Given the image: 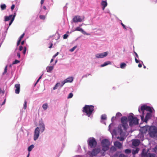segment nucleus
Masks as SVG:
<instances>
[{
	"mask_svg": "<svg viewBox=\"0 0 157 157\" xmlns=\"http://www.w3.org/2000/svg\"><path fill=\"white\" fill-rule=\"evenodd\" d=\"M125 153L127 154H129L131 152V150L130 149H127L125 150Z\"/></svg>",
	"mask_w": 157,
	"mask_h": 157,
	"instance_id": "32",
	"label": "nucleus"
},
{
	"mask_svg": "<svg viewBox=\"0 0 157 157\" xmlns=\"http://www.w3.org/2000/svg\"><path fill=\"white\" fill-rule=\"evenodd\" d=\"M54 67L53 66H48L46 67L47 71L48 72H51L53 69Z\"/></svg>",
	"mask_w": 157,
	"mask_h": 157,
	"instance_id": "22",
	"label": "nucleus"
},
{
	"mask_svg": "<svg viewBox=\"0 0 157 157\" xmlns=\"http://www.w3.org/2000/svg\"><path fill=\"white\" fill-rule=\"evenodd\" d=\"M48 107V105L47 103L44 104L42 105L43 108L44 110H46Z\"/></svg>",
	"mask_w": 157,
	"mask_h": 157,
	"instance_id": "30",
	"label": "nucleus"
},
{
	"mask_svg": "<svg viewBox=\"0 0 157 157\" xmlns=\"http://www.w3.org/2000/svg\"><path fill=\"white\" fill-rule=\"evenodd\" d=\"M152 112L147 113L146 114L145 118L144 117V119L141 120L144 122H147L148 120L150 119L152 117Z\"/></svg>",
	"mask_w": 157,
	"mask_h": 157,
	"instance_id": "12",
	"label": "nucleus"
},
{
	"mask_svg": "<svg viewBox=\"0 0 157 157\" xmlns=\"http://www.w3.org/2000/svg\"><path fill=\"white\" fill-rule=\"evenodd\" d=\"M89 75H91L90 74H87L86 75H84L82 77V79L84 78H86Z\"/></svg>",
	"mask_w": 157,
	"mask_h": 157,
	"instance_id": "43",
	"label": "nucleus"
},
{
	"mask_svg": "<svg viewBox=\"0 0 157 157\" xmlns=\"http://www.w3.org/2000/svg\"><path fill=\"white\" fill-rule=\"evenodd\" d=\"M149 126H145L141 127L140 131L143 133L145 134L147 131L148 132Z\"/></svg>",
	"mask_w": 157,
	"mask_h": 157,
	"instance_id": "14",
	"label": "nucleus"
},
{
	"mask_svg": "<svg viewBox=\"0 0 157 157\" xmlns=\"http://www.w3.org/2000/svg\"><path fill=\"white\" fill-rule=\"evenodd\" d=\"M7 71V66H6L4 69V72L3 73V74L4 75L5 73H6Z\"/></svg>",
	"mask_w": 157,
	"mask_h": 157,
	"instance_id": "45",
	"label": "nucleus"
},
{
	"mask_svg": "<svg viewBox=\"0 0 157 157\" xmlns=\"http://www.w3.org/2000/svg\"><path fill=\"white\" fill-rule=\"evenodd\" d=\"M24 49L23 47L21 45L19 47V50L20 51H21Z\"/></svg>",
	"mask_w": 157,
	"mask_h": 157,
	"instance_id": "51",
	"label": "nucleus"
},
{
	"mask_svg": "<svg viewBox=\"0 0 157 157\" xmlns=\"http://www.w3.org/2000/svg\"><path fill=\"white\" fill-rule=\"evenodd\" d=\"M116 118V117H112L111 119V121L112 122V123H111L109 126V131H110V128H111V127L112 126H113V121L115 120V119Z\"/></svg>",
	"mask_w": 157,
	"mask_h": 157,
	"instance_id": "19",
	"label": "nucleus"
},
{
	"mask_svg": "<svg viewBox=\"0 0 157 157\" xmlns=\"http://www.w3.org/2000/svg\"><path fill=\"white\" fill-rule=\"evenodd\" d=\"M114 145L118 149H121L122 147V144L118 141H116L114 143Z\"/></svg>",
	"mask_w": 157,
	"mask_h": 157,
	"instance_id": "18",
	"label": "nucleus"
},
{
	"mask_svg": "<svg viewBox=\"0 0 157 157\" xmlns=\"http://www.w3.org/2000/svg\"><path fill=\"white\" fill-rule=\"evenodd\" d=\"M25 35V33H23L19 37L18 39L21 40L23 38Z\"/></svg>",
	"mask_w": 157,
	"mask_h": 157,
	"instance_id": "40",
	"label": "nucleus"
},
{
	"mask_svg": "<svg viewBox=\"0 0 157 157\" xmlns=\"http://www.w3.org/2000/svg\"><path fill=\"white\" fill-rule=\"evenodd\" d=\"M113 133L116 134V131L115 129H113Z\"/></svg>",
	"mask_w": 157,
	"mask_h": 157,
	"instance_id": "59",
	"label": "nucleus"
},
{
	"mask_svg": "<svg viewBox=\"0 0 157 157\" xmlns=\"http://www.w3.org/2000/svg\"><path fill=\"white\" fill-rule=\"evenodd\" d=\"M40 132L39 128L37 127L35 130L33 135V140L34 141H36L39 138Z\"/></svg>",
	"mask_w": 157,
	"mask_h": 157,
	"instance_id": "9",
	"label": "nucleus"
},
{
	"mask_svg": "<svg viewBox=\"0 0 157 157\" xmlns=\"http://www.w3.org/2000/svg\"><path fill=\"white\" fill-rule=\"evenodd\" d=\"M139 151V148H136L135 149H133L132 150V153L133 155H135L137 154Z\"/></svg>",
	"mask_w": 157,
	"mask_h": 157,
	"instance_id": "23",
	"label": "nucleus"
},
{
	"mask_svg": "<svg viewBox=\"0 0 157 157\" xmlns=\"http://www.w3.org/2000/svg\"><path fill=\"white\" fill-rule=\"evenodd\" d=\"M52 45H53L52 43H51V45H50V46L49 47V48H52Z\"/></svg>",
	"mask_w": 157,
	"mask_h": 157,
	"instance_id": "62",
	"label": "nucleus"
},
{
	"mask_svg": "<svg viewBox=\"0 0 157 157\" xmlns=\"http://www.w3.org/2000/svg\"><path fill=\"white\" fill-rule=\"evenodd\" d=\"M57 36H58V37L56 39V40H58V39H59L60 37V35H59V34H57Z\"/></svg>",
	"mask_w": 157,
	"mask_h": 157,
	"instance_id": "64",
	"label": "nucleus"
},
{
	"mask_svg": "<svg viewBox=\"0 0 157 157\" xmlns=\"http://www.w3.org/2000/svg\"><path fill=\"white\" fill-rule=\"evenodd\" d=\"M135 62L136 63H138L139 62H141L143 64V62L141 61V60H139L138 59H137L136 57H135Z\"/></svg>",
	"mask_w": 157,
	"mask_h": 157,
	"instance_id": "36",
	"label": "nucleus"
},
{
	"mask_svg": "<svg viewBox=\"0 0 157 157\" xmlns=\"http://www.w3.org/2000/svg\"><path fill=\"white\" fill-rule=\"evenodd\" d=\"M138 66L139 67H142V64L141 63H139Z\"/></svg>",
	"mask_w": 157,
	"mask_h": 157,
	"instance_id": "60",
	"label": "nucleus"
},
{
	"mask_svg": "<svg viewBox=\"0 0 157 157\" xmlns=\"http://www.w3.org/2000/svg\"><path fill=\"white\" fill-rule=\"evenodd\" d=\"M39 126L40 131L41 133H43L45 129V125L42 121H39Z\"/></svg>",
	"mask_w": 157,
	"mask_h": 157,
	"instance_id": "11",
	"label": "nucleus"
},
{
	"mask_svg": "<svg viewBox=\"0 0 157 157\" xmlns=\"http://www.w3.org/2000/svg\"><path fill=\"white\" fill-rule=\"evenodd\" d=\"M20 62V61L18 60L15 59L14 61L13 62V64H17Z\"/></svg>",
	"mask_w": 157,
	"mask_h": 157,
	"instance_id": "38",
	"label": "nucleus"
},
{
	"mask_svg": "<svg viewBox=\"0 0 157 157\" xmlns=\"http://www.w3.org/2000/svg\"><path fill=\"white\" fill-rule=\"evenodd\" d=\"M34 147V145L33 144H32L29 146L28 148V151L29 152V153L30 152L33 148Z\"/></svg>",
	"mask_w": 157,
	"mask_h": 157,
	"instance_id": "25",
	"label": "nucleus"
},
{
	"mask_svg": "<svg viewBox=\"0 0 157 157\" xmlns=\"http://www.w3.org/2000/svg\"><path fill=\"white\" fill-rule=\"evenodd\" d=\"M82 111L86 113V116L92 119L93 117V113L94 112V107L93 105H86L83 108Z\"/></svg>",
	"mask_w": 157,
	"mask_h": 157,
	"instance_id": "2",
	"label": "nucleus"
},
{
	"mask_svg": "<svg viewBox=\"0 0 157 157\" xmlns=\"http://www.w3.org/2000/svg\"><path fill=\"white\" fill-rule=\"evenodd\" d=\"M73 96V94L72 93H71L69 94L67 97V98L68 99H70L72 98Z\"/></svg>",
	"mask_w": 157,
	"mask_h": 157,
	"instance_id": "37",
	"label": "nucleus"
},
{
	"mask_svg": "<svg viewBox=\"0 0 157 157\" xmlns=\"http://www.w3.org/2000/svg\"><path fill=\"white\" fill-rule=\"evenodd\" d=\"M60 85V83L58 82L56 83V84L54 86L53 88V90H55L57 89V88L59 86V85Z\"/></svg>",
	"mask_w": 157,
	"mask_h": 157,
	"instance_id": "29",
	"label": "nucleus"
},
{
	"mask_svg": "<svg viewBox=\"0 0 157 157\" xmlns=\"http://www.w3.org/2000/svg\"><path fill=\"white\" fill-rule=\"evenodd\" d=\"M148 133L150 137H155L157 136V127L154 125L149 126Z\"/></svg>",
	"mask_w": 157,
	"mask_h": 157,
	"instance_id": "5",
	"label": "nucleus"
},
{
	"mask_svg": "<svg viewBox=\"0 0 157 157\" xmlns=\"http://www.w3.org/2000/svg\"><path fill=\"white\" fill-rule=\"evenodd\" d=\"M100 151V150L99 148H95L93 149L91 152V155H92L95 156L98 154L99 153Z\"/></svg>",
	"mask_w": 157,
	"mask_h": 157,
	"instance_id": "15",
	"label": "nucleus"
},
{
	"mask_svg": "<svg viewBox=\"0 0 157 157\" xmlns=\"http://www.w3.org/2000/svg\"><path fill=\"white\" fill-rule=\"evenodd\" d=\"M16 15V13H14L13 15L11 14L9 15V16H6L4 17V21H8L10 20V21L9 22V25H8V24L5 25V29H6V32H7V31L9 27V26L12 24V23L13 22L15 17Z\"/></svg>",
	"mask_w": 157,
	"mask_h": 157,
	"instance_id": "4",
	"label": "nucleus"
},
{
	"mask_svg": "<svg viewBox=\"0 0 157 157\" xmlns=\"http://www.w3.org/2000/svg\"><path fill=\"white\" fill-rule=\"evenodd\" d=\"M122 116L120 112L117 113L116 114V117H118Z\"/></svg>",
	"mask_w": 157,
	"mask_h": 157,
	"instance_id": "42",
	"label": "nucleus"
},
{
	"mask_svg": "<svg viewBox=\"0 0 157 157\" xmlns=\"http://www.w3.org/2000/svg\"><path fill=\"white\" fill-rule=\"evenodd\" d=\"M84 17L82 16V17L79 16L77 15L74 17L73 18V21L75 23L81 22L84 20Z\"/></svg>",
	"mask_w": 157,
	"mask_h": 157,
	"instance_id": "8",
	"label": "nucleus"
},
{
	"mask_svg": "<svg viewBox=\"0 0 157 157\" xmlns=\"http://www.w3.org/2000/svg\"><path fill=\"white\" fill-rule=\"evenodd\" d=\"M6 102V99H5L3 101L2 103L1 104V105L2 106L4 105Z\"/></svg>",
	"mask_w": 157,
	"mask_h": 157,
	"instance_id": "52",
	"label": "nucleus"
},
{
	"mask_svg": "<svg viewBox=\"0 0 157 157\" xmlns=\"http://www.w3.org/2000/svg\"><path fill=\"white\" fill-rule=\"evenodd\" d=\"M155 155L154 154L149 153L148 157H156Z\"/></svg>",
	"mask_w": 157,
	"mask_h": 157,
	"instance_id": "39",
	"label": "nucleus"
},
{
	"mask_svg": "<svg viewBox=\"0 0 157 157\" xmlns=\"http://www.w3.org/2000/svg\"><path fill=\"white\" fill-rule=\"evenodd\" d=\"M43 74L41 75L39 78L38 79L40 80V79H41V78H42V75H43Z\"/></svg>",
	"mask_w": 157,
	"mask_h": 157,
	"instance_id": "63",
	"label": "nucleus"
},
{
	"mask_svg": "<svg viewBox=\"0 0 157 157\" xmlns=\"http://www.w3.org/2000/svg\"><path fill=\"white\" fill-rule=\"evenodd\" d=\"M101 144L103 151H106L109 150V146L110 145V144L108 139H103L101 141Z\"/></svg>",
	"mask_w": 157,
	"mask_h": 157,
	"instance_id": "6",
	"label": "nucleus"
},
{
	"mask_svg": "<svg viewBox=\"0 0 157 157\" xmlns=\"http://www.w3.org/2000/svg\"><path fill=\"white\" fill-rule=\"evenodd\" d=\"M44 0H41L40 3L41 5L43 4L44 2Z\"/></svg>",
	"mask_w": 157,
	"mask_h": 157,
	"instance_id": "61",
	"label": "nucleus"
},
{
	"mask_svg": "<svg viewBox=\"0 0 157 157\" xmlns=\"http://www.w3.org/2000/svg\"><path fill=\"white\" fill-rule=\"evenodd\" d=\"M141 155L142 156H144L145 157H148L149 156V153H147L144 151H143L142 152Z\"/></svg>",
	"mask_w": 157,
	"mask_h": 157,
	"instance_id": "24",
	"label": "nucleus"
},
{
	"mask_svg": "<svg viewBox=\"0 0 157 157\" xmlns=\"http://www.w3.org/2000/svg\"><path fill=\"white\" fill-rule=\"evenodd\" d=\"M111 64L112 63L111 62L109 61H108L106 62H105L103 64H101L100 66V67H104L107 65Z\"/></svg>",
	"mask_w": 157,
	"mask_h": 157,
	"instance_id": "20",
	"label": "nucleus"
},
{
	"mask_svg": "<svg viewBox=\"0 0 157 157\" xmlns=\"http://www.w3.org/2000/svg\"><path fill=\"white\" fill-rule=\"evenodd\" d=\"M15 6L14 4H13L12 5V6L11 7V11H13V10L14 9V8H15Z\"/></svg>",
	"mask_w": 157,
	"mask_h": 157,
	"instance_id": "49",
	"label": "nucleus"
},
{
	"mask_svg": "<svg viewBox=\"0 0 157 157\" xmlns=\"http://www.w3.org/2000/svg\"><path fill=\"white\" fill-rule=\"evenodd\" d=\"M68 36V35L67 34H65L63 35V38L64 39H66L67 38Z\"/></svg>",
	"mask_w": 157,
	"mask_h": 157,
	"instance_id": "46",
	"label": "nucleus"
},
{
	"mask_svg": "<svg viewBox=\"0 0 157 157\" xmlns=\"http://www.w3.org/2000/svg\"><path fill=\"white\" fill-rule=\"evenodd\" d=\"M126 66V64L124 63H122L120 64V67L121 68L124 69Z\"/></svg>",
	"mask_w": 157,
	"mask_h": 157,
	"instance_id": "28",
	"label": "nucleus"
},
{
	"mask_svg": "<svg viewBox=\"0 0 157 157\" xmlns=\"http://www.w3.org/2000/svg\"><path fill=\"white\" fill-rule=\"evenodd\" d=\"M27 102L26 100L24 101V103L23 106V109H25L27 108Z\"/></svg>",
	"mask_w": 157,
	"mask_h": 157,
	"instance_id": "33",
	"label": "nucleus"
},
{
	"mask_svg": "<svg viewBox=\"0 0 157 157\" xmlns=\"http://www.w3.org/2000/svg\"><path fill=\"white\" fill-rule=\"evenodd\" d=\"M26 42V40H22L21 42V44L22 45H23L25 43V42Z\"/></svg>",
	"mask_w": 157,
	"mask_h": 157,
	"instance_id": "54",
	"label": "nucleus"
},
{
	"mask_svg": "<svg viewBox=\"0 0 157 157\" xmlns=\"http://www.w3.org/2000/svg\"><path fill=\"white\" fill-rule=\"evenodd\" d=\"M39 17L41 19L44 20L45 19V16L44 15H40L39 16Z\"/></svg>",
	"mask_w": 157,
	"mask_h": 157,
	"instance_id": "41",
	"label": "nucleus"
},
{
	"mask_svg": "<svg viewBox=\"0 0 157 157\" xmlns=\"http://www.w3.org/2000/svg\"><path fill=\"white\" fill-rule=\"evenodd\" d=\"M77 46H76V45L75 46L73 47L72 48L70 49L69 50V51L71 52H73L77 48Z\"/></svg>",
	"mask_w": 157,
	"mask_h": 157,
	"instance_id": "35",
	"label": "nucleus"
},
{
	"mask_svg": "<svg viewBox=\"0 0 157 157\" xmlns=\"http://www.w3.org/2000/svg\"><path fill=\"white\" fill-rule=\"evenodd\" d=\"M134 54H135V55H136V57L138 58L139 56H138V55L135 52V51H134Z\"/></svg>",
	"mask_w": 157,
	"mask_h": 157,
	"instance_id": "55",
	"label": "nucleus"
},
{
	"mask_svg": "<svg viewBox=\"0 0 157 157\" xmlns=\"http://www.w3.org/2000/svg\"><path fill=\"white\" fill-rule=\"evenodd\" d=\"M87 143L88 146L91 148L95 147L97 144L96 140L93 137L89 138L87 140Z\"/></svg>",
	"mask_w": 157,
	"mask_h": 157,
	"instance_id": "7",
	"label": "nucleus"
},
{
	"mask_svg": "<svg viewBox=\"0 0 157 157\" xmlns=\"http://www.w3.org/2000/svg\"><path fill=\"white\" fill-rule=\"evenodd\" d=\"M111 149H112L113 150V151H116V148H115V147L114 146H112L111 147Z\"/></svg>",
	"mask_w": 157,
	"mask_h": 157,
	"instance_id": "56",
	"label": "nucleus"
},
{
	"mask_svg": "<svg viewBox=\"0 0 157 157\" xmlns=\"http://www.w3.org/2000/svg\"><path fill=\"white\" fill-rule=\"evenodd\" d=\"M101 5L103 6H107V3L106 1L102 0L101 2Z\"/></svg>",
	"mask_w": 157,
	"mask_h": 157,
	"instance_id": "27",
	"label": "nucleus"
},
{
	"mask_svg": "<svg viewBox=\"0 0 157 157\" xmlns=\"http://www.w3.org/2000/svg\"><path fill=\"white\" fill-rule=\"evenodd\" d=\"M74 78L72 76L69 77L66 79H65L64 81V83L67 82H71L73 81Z\"/></svg>",
	"mask_w": 157,
	"mask_h": 157,
	"instance_id": "16",
	"label": "nucleus"
},
{
	"mask_svg": "<svg viewBox=\"0 0 157 157\" xmlns=\"http://www.w3.org/2000/svg\"><path fill=\"white\" fill-rule=\"evenodd\" d=\"M149 112V113L153 112V111H154L153 108L152 107L147 105L146 104H144L141 106L140 108H139L138 111L140 113H141L142 114L140 115L141 119L143 120L144 119V111Z\"/></svg>",
	"mask_w": 157,
	"mask_h": 157,
	"instance_id": "3",
	"label": "nucleus"
},
{
	"mask_svg": "<svg viewBox=\"0 0 157 157\" xmlns=\"http://www.w3.org/2000/svg\"><path fill=\"white\" fill-rule=\"evenodd\" d=\"M108 52H102L100 53H97L95 55V57L97 58H101L106 56L108 54Z\"/></svg>",
	"mask_w": 157,
	"mask_h": 157,
	"instance_id": "10",
	"label": "nucleus"
},
{
	"mask_svg": "<svg viewBox=\"0 0 157 157\" xmlns=\"http://www.w3.org/2000/svg\"><path fill=\"white\" fill-rule=\"evenodd\" d=\"M64 82V81L63 80V81L61 82V83H60V85H59V86H60L61 87H62L65 84V83H63Z\"/></svg>",
	"mask_w": 157,
	"mask_h": 157,
	"instance_id": "48",
	"label": "nucleus"
},
{
	"mask_svg": "<svg viewBox=\"0 0 157 157\" xmlns=\"http://www.w3.org/2000/svg\"><path fill=\"white\" fill-rule=\"evenodd\" d=\"M101 120H106L107 119L106 115L105 114H102L101 116Z\"/></svg>",
	"mask_w": 157,
	"mask_h": 157,
	"instance_id": "31",
	"label": "nucleus"
},
{
	"mask_svg": "<svg viewBox=\"0 0 157 157\" xmlns=\"http://www.w3.org/2000/svg\"><path fill=\"white\" fill-rule=\"evenodd\" d=\"M6 6L5 4H2L0 5V8L2 10H3L6 8Z\"/></svg>",
	"mask_w": 157,
	"mask_h": 157,
	"instance_id": "26",
	"label": "nucleus"
},
{
	"mask_svg": "<svg viewBox=\"0 0 157 157\" xmlns=\"http://www.w3.org/2000/svg\"><path fill=\"white\" fill-rule=\"evenodd\" d=\"M26 50H27V49H26V47H24V49H23V54L24 55H25V54Z\"/></svg>",
	"mask_w": 157,
	"mask_h": 157,
	"instance_id": "44",
	"label": "nucleus"
},
{
	"mask_svg": "<svg viewBox=\"0 0 157 157\" xmlns=\"http://www.w3.org/2000/svg\"><path fill=\"white\" fill-rule=\"evenodd\" d=\"M21 40L18 39L17 44V46H18L20 44V43H21Z\"/></svg>",
	"mask_w": 157,
	"mask_h": 157,
	"instance_id": "50",
	"label": "nucleus"
},
{
	"mask_svg": "<svg viewBox=\"0 0 157 157\" xmlns=\"http://www.w3.org/2000/svg\"><path fill=\"white\" fill-rule=\"evenodd\" d=\"M133 114L131 113L127 117L125 116L122 117L121 118V124H120L118 126V131L121 135H124L123 129L126 132L127 128L128 127L127 123L129 122L130 126H132L133 125H137L139 124V120L136 117H134Z\"/></svg>",
	"mask_w": 157,
	"mask_h": 157,
	"instance_id": "1",
	"label": "nucleus"
},
{
	"mask_svg": "<svg viewBox=\"0 0 157 157\" xmlns=\"http://www.w3.org/2000/svg\"><path fill=\"white\" fill-rule=\"evenodd\" d=\"M117 138L119 139L121 141H123L125 139L124 138L123 136H121V137L118 136L117 137Z\"/></svg>",
	"mask_w": 157,
	"mask_h": 157,
	"instance_id": "34",
	"label": "nucleus"
},
{
	"mask_svg": "<svg viewBox=\"0 0 157 157\" xmlns=\"http://www.w3.org/2000/svg\"><path fill=\"white\" fill-rule=\"evenodd\" d=\"M75 31H80L84 35H90V34L86 33L82 28H80L79 27H76L75 29L72 31L73 32Z\"/></svg>",
	"mask_w": 157,
	"mask_h": 157,
	"instance_id": "13",
	"label": "nucleus"
},
{
	"mask_svg": "<svg viewBox=\"0 0 157 157\" xmlns=\"http://www.w3.org/2000/svg\"><path fill=\"white\" fill-rule=\"evenodd\" d=\"M119 157H125V156L124 155L121 154L120 155Z\"/></svg>",
	"mask_w": 157,
	"mask_h": 157,
	"instance_id": "58",
	"label": "nucleus"
},
{
	"mask_svg": "<svg viewBox=\"0 0 157 157\" xmlns=\"http://www.w3.org/2000/svg\"><path fill=\"white\" fill-rule=\"evenodd\" d=\"M17 56L19 58H20V54L19 52H17Z\"/></svg>",
	"mask_w": 157,
	"mask_h": 157,
	"instance_id": "53",
	"label": "nucleus"
},
{
	"mask_svg": "<svg viewBox=\"0 0 157 157\" xmlns=\"http://www.w3.org/2000/svg\"><path fill=\"white\" fill-rule=\"evenodd\" d=\"M140 141L138 140H135L132 142V144L133 145L137 146L139 145L140 144Z\"/></svg>",
	"mask_w": 157,
	"mask_h": 157,
	"instance_id": "21",
	"label": "nucleus"
},
{
	"mask_svg": "<svg viewBox=\"0 0 157 157\" xmlns=\"http://www.w3.org/2000/svg\"><path fill=\"white\" fill-rule=\"evenodd\" d=\"M58 54H59V52H57L55 55H54L53 56V58L55 57H56L57 56Z\"/></svg>",
	"mask_w": 157,
	"mask_h": 157,
	"instance_id": "57",
	"label": "nucleus"
},
{
	"mask_svg": "<svg viewBox=\"0 0 157 157\" xmlns=\"http://www.w3.org/2000/svg\"><path fill=\"white\" fill-rule=\"evenodd\" d=\"M121 24L122 25V26L123 27V28L124 29H125L127 30V29L126 28V26L122 22H121Z\"/></svg>",
	"mask_w": 157,
	"mask_h": 157,
	"instance_id": "47",
	"label": "nucleus"
},
{
	"mask_svg": "<svg viewBox=\"0 0 157 157\" xmlns=\"http://www.w3.org/2000/svg\"><path fill=\"white\" fill-rule=\"evenodd\" d=\"M15 93L16 94H18L20 91V84H17L15 85Z\"/></svg>",
	"mask_w": 157,
	"mask_h": 157,
	"instance_id": "17",
	"label": "nucleus"
}]
</instances>
